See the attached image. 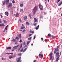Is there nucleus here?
I'll return each instance as SVG.
<instances>
[{
  "label": "nucleus",
  "instance_id": "29",
  "mask_svg": "<svg viewBox=\"0 0 62 62\" xmlns=\"http://www.w3.org/2000/svg\"><path fill=\"white\" fill-rule=\"evenodd\" d=\"M29 17H30V19H32V17H31V15L30 14H29Z\"/></svg>",
  "mask_w": 62,
  "mask_h": 62
},
{
  "label": "nucleus",
  "instance_id": "25",
  "mask_svg": "<svg viewBox=\"0 0 62 62\" xmlns=\"http://www.w3.org/2000/svg\"><path fill=\"white\" fill-rule=\"evenodd\" d=\"M26 24L28 25H29V23H28V22H26Z\"/></svg>",
  "mask_w": 62,
  "mask_h": 62
},
{
  "label": "nucleus",
  "instance_id": "33",
  "mask_svg": "<svg viewBox=\"0 0 62 62\" xmlns=\"http://www.w3.org/2000/svg\"><path fill=\"white\" fill-rule=\"evenodd\" d=\"M16 39L17 40H18V39H19V38L18 37H16Z\"/></svg>",
  "mask_w": 62,
  "mask_h": 62
},
{
  "label": "nucleus",
  "instance_id": "40",
  "mask_svg": "<svg viewBox=\"0 0 62 62\" xmlns=\"http://www.w3.org/2000/svg\"><path fill=\"white\" fill-rule=\"evenodd\" d=\"M52 38L53 39H54L55 38V36H52Z\"/></svg>",
  "mask_w": 62,
  "mask_h": 62
},
{
  "label": "nucleus",
  "instance_id": "10",
  "mask_svg": "<svg viewBox=\"0 0 62 62\" xmlns=\"http://www.w3.org/2000/svg\"><path fill=\"white\" fill-rule=\"evenodd\" d=\"M11 46L8 47L6 48V50H8V49H11Z\"/></svg>",
  "mask_w": 62,
  "mask_h": 62
},
{
  "label": "nucleus",
  "instance_id": "2",
  "mask_svg": "<svg viewBox=\"0 0 62 62\" xmlns=\"http://www.w3.org/2000/svg\"><path fill=\"white\" fill-rule=\"evenodd\" d=\"M39 8H40V10H43V6L42 5H41H41L40 4H39Z\"/></svg>",
  "mask_w": 62,
  "mask_h": 62
},
{
  "label": "nucleus",
  "instance_id": "7",
  "mask_svg": "<svg viewBox=\"0 0 62 62\" xmlns=\"http://www.w3.org/2000/svg\"><path fill=\"white\" fill-rule=\"evenodd\" d=\"M56 55H57V57H60V56L59 55V53L57 52L56 53Z\"/></svg>",
  "mask_w": 62,
  "mask_h": 62
},
{
  "label": "nucleus",
  "instance_id": "12",
  "mask_svg": "<svg viewBox=\"0 0 62 62\" xmlns=\"http://www.w3.org/2000/svg\"><path fill=\"white\" fill-rule=\"evenodd\" d=\"M29 33H32V34H33L34 33V31H33L30 30L29 31Z\"/></svg>",
  "mask_w": 62,
  "mask_h": 62
},
{
  "label": "nucleus",
  "instance_id": "27",
  "mask_svg": "<svg viewBox=\"0 0 62 62\" xmlns=\"http://www.w3.org/2000/svg\"><path fill=\"white\" fill-rule=\"evenodd\" d=\"M13 49V50H15V49H16V46H15L14 47Z\"/></svg>",
  "mask_w": 62,
  "mask_h": 62
},
{
  "label": "nucleus",
  "instance_id": "61",
  "mask_svg": "<svg viewBox=\"0 0 62 62\" xmlns=\"http://www.w3.org/2000/svg\"><path fill=\"white\" fill-rule=\"evenodd\" d=\"M54 53L55 54V53H56V51H54Z\"/></svg>",
  "mask_w": 62,
  "mask_h": 62
},
{
  "label": "nucleus",
  "instance_id": "51",
  "mask_svg": "<svg viewBox=\"0 0 62 62\" xmlns=\"http://www.w3.org/2000/svg\"><path fill=\"white\" fill-rule=\"evenodd\" d=\"M2 26H4L5 25H4L3 24H2Z\"/></svg>",
  "mask_w": 62,
  "mask_h": 62
},
{
  "label": "nucleus",
  "instance_id": "19",
  "mask_svg": "<svg viewBox=\"0 0 62 62\" xmlns=\"http://www.w3.org/2000/svg\"><path fill=\"white\" fill-rule=\"evenodd\" d=\"M16 17H19V14L18 13H17V14L16 16Z\"/></svg>",
  "mask_w": 62,
  "mask_h": 62
},
{
  "label": "nucleus",
  "instance_id": "43",
  "mask_svg": "<svg viewBox=\"0 0 62 62\" xmlns=\"http://www.w3.org/2000/svg\"><path fill=\"white\" fill-rule=\"evenodd\" d=\"M20 39V40L19 41V42H20L21 43V42H22V39H21H21Z\"/></svg>",
  "mask_w": 62,
  "mask_h": 62
},
{
  "label": "nucleus",
  "instance_id": "28",
  "mask_svg": "<svg viewBox=\"0 0 62 62\" xmlns=\"http://www.w3.org/2000/svg\"><path fill=\"white\" fill-rule=\"evenodd\" d=\"M19 46V45H17L16 46V49H17L18 47Z\"/></svg>",
  "mask_w": 62,
  "mask_h": 62
},
{
  "label": "nucleus",
  "instance_id": "42",
  "mask_svg": "<svg viewBox=\"0 0 62 62\" xmlns=\"http://www.w3.org/2000/svg\"><path fill=\"white\" fill-rule=\"evenodd\" d=\"M12 58V56H11L9 57V58L10 59H11V58Z\"/></svg>",
  "mask_w": 62,
  "mask_h": 62
},
{
  "label": "nucleus",
  "instance_id": "16",
  "mask_svg": "<svg viewBox=\"0 0 62 62\" xmlns=\"http://www.w3.org/2000/svg\"><path fill=\"white\" fill-rule=\"evenodd\" d=\"M12 41L13 42H16V39H13V40H12Z\"/></svg>",
  "mask_w": 62,
  "mask_h": 62
},
{
  "label": "nucleus",
  "instance_id": "26",
  "mask_svg": "<svg viewBox=\"0 0 62 62\" xmlns=\"http://www.w3.org/2000/svg\"><path fill=\"white\" fill-rule=\"evenodd\" d=\"M20 6L21 7H22L23 6V4H20Z\"/></svg>",
  "mask_w": 62,
  "mask_h": 62
},
{
  "label": "nucleus",
  "instance_id": "55",
  "mask_svg": "<svg viewBox=\"0 0 62 62\" xmlns=\"http://www.w3.org/2000/svg\"><path fill=\"white\" fill-rule=\"evenodd\" d=\"M0 23H2V21L1 20V19H0Z\"/></svg>",
  "mask_w": 62,
  "mask_h": 62
},
{
  "label": "nucleus",
  "instance_id": "21",
  "mask_svg": "<svg viewBox=\"0 0 62 62\" xmlns=\"http://www.w3.org/2000/svg\"><path fill=\"white\" fill-rule=\"evenodd\" d=\"M22 55V54L21 53H19L17 54L18 56H21Z\"/></svg>",
  "mask_w": 62,
  "mask_h": 62
},
{
  "label": "nucleus",
  "instance_id": "44",
  "mask_svg": "<svg viewBox=\"0 0 62 62\" xmlns=\"http://www.w3.org/2000/svg\"><path fill=\"white\" fill-rule=\"evenodd\" d=\"M25 29H24V30H23V32H25Z\"/></svg>",
  "mask_w": 62,
  "mask_h": 62
},
{
  "label": "nucleus",
  "instance_id": "45",
  "mask_svg": "<svg viewBox=\"0 0 62 62\" xmlns=\"http://www.w3.org/2000/svg\"><path fill=\"white\" fill-rule=\"evenodd\" d=\"M5 14H8V12H7H7H5Z\"/></svg>",
  "mask_w": 62,
  "mask_h": 62
},
{
  "label": "nucleus",
  "instance_id": "57",
  "mask_svg": "<svg viewBox=\"0 0 62 62\" xmlns=\"http://www.w3.org/2000/svg\"><path fill=\"white\" fill-rule=\"evenodd\" d=\"M0 26H2V24H0Z\"/></svg>",
  "mask_w": 62,
  "mask_h": 62
},
{
  "label": "nucleus",
  "instance_id": "52",
  "mask_svg": "<svg viewBox=\"0 0 62 62\" xmlns=\"http://www.w3.org/2000/svg\"><path fill=\"white\" fill-rule=\"evenodd\" d=\"M47 39H45V42H47Z\"/></svg>",
  "mask_w": 62,
  "mask_h": 62
},
{
  "label": "nucleus",
  "instance_id": "22",
  "mask_svg": "<svg viewBox=\"0 0 62 62\" xmlns=\"http://www.w3.org/2000/svg\"><path fill=\"white\" fill-rule=\"evenodd\" d=\"M32 39V37H31L28 38V40H31Z\"/></svg>",
  "mask_w": 62,
  "mask_h": 62
},
{
  "label": "nucleus",
  "instance_id": "48",
  "mask_svg": "<svg viewBox=\"0 0 62 62\" xmlns=\"http://www.w3.org/2000/svg\"><path fill=\"white\" fill-rule=\"evenodd\" d=\"M35 38H36V37H35V36H34V38H33L34 39H35Z\"/></svg>",
  "mask_w": 62,
  "mask_h": 62
},
{
  "label": "nucleus",
  "instance_id": "23",
  "mask_svg": "<svg viewBox=\"0 0 62 62\" xmlns=\"http://www.w3.org/2000/svg\"><path fill=\"white\" fill-rule=\"evenodd\" d=\"M30 41H28L27 43V45H28L30 43Z\"/></svg>",
  "mask_w": 62,
  "mask_h": 62
},
{
  "label": "nucleus",
  "instance_id": "36",
  "mask_svg": "<svg viewBox=\"0 0 62 62\" xmlns=\"http://www.w3.org/2000/svg\"><path fill=\"white\" fill-rule=\"evenodd\" d=\"M19 22H20V23H22V20H21V19H20L19 20Z\"/></svg>",
  "mask_w": 62,
  "mask_h": 62
},
{
  "label": "nucleus",
  "instance_id": "17",
  "mask_svg": "<svg viewBox=\"0 0 62 62\" xmlns=\"http://www.w3.org/2000/svg\"><path fill=\"white\" fill-rule=\"evenodd\" d=\"M19 38L20 39H21V34H19Z\"/></svg>",
  "mask_w": 62,
  "mask_h": 62
},
{
  "label": "nucleus",
  "instance_id": "64",
  "mask_svg": "<svg viewBox=\"0 0 62 62\" xmlns=\"http://www.w3.org/2000/svg\"><path fill=\"white\" fill-rule=\"evenodd\" d=\"M61 16H62V13L61 14Z\"/></svg>",
  "mask_w": 62,
  "mask_h": 62
},
{
  "label": "nucleus",
  "instance_id": "58",
  "mask_svg": "<svg viewBox=\"0 0 62 62\" xmlns=\"http://www.w3.org/2000/svg\"><path fill=\"white\" fill-rule=\"evenodd\" d=\"M36 62V60H35L34 61H33V62Z\"/></svg>",
  "mask_w": 62,
  "mask_h": 62
},
{
  "label": "nucleus",
  "instance_id": "34",
  "mask_svg": "<svg viewBox=\"0 0 62 62\" xmlns=\"http://www.w3.org/2000/svg\"><path fill=\"white\" fill-rule=\"evenodd\" d=\"M26 44V43H25V42H24L23 43V45H25Z\"/></svg>",
  "mask_w": 62,
  "mask_h": 62
},
{
  "label": "nucleus",
  "instance_id": "53",
  "mask_svg": "<svg viewBox=\"0 0 62 62\" xmlns=\"http://www.w3.org/2000/svg\"><path fill=\"white\" fill-rule=\"evenodd\" d=\"M41 18H43V16H42L41 15L40 16V17Z\"/></svg>",
  "mask_w": 62,
  "mask_h": 62
},
{
  "label": "nucleus",
  "instance_id": "50",
  "mask_svg": "<svg viewBox=\"0 0 62 62\" xmlns=\"http://www.w3.org/2000/svg\"><path fill=\"white\" fill-rule=\"evenodd\" d=\"M59 48V46H57V49H58V48Z\"/></svg>",
  "mask_w": 62,
  "mask_h": 62
},
{
  "label": "nucleus",
  "instance_id": "62",
  "mask_svg": "<svg viewBox=\"0 0 62 62\" xmlns=\"http://www.w3.org/2000/svg\"><path fill=\"white\" fill-rule=\"evenodd\" d=\"M27 45H25V47H27Z\"/></svg>",
  "mask_w": 62,
  "mask_h": 62
},
{
  "label": "nucleus",
  "instance_id": "46",
  "mask_svg": "<svg viewBox=\"0 0 62 62\" xmlns=\"http://www.w3.org/2000/svg\"><path fill=\"white\" fill-rule=\"evenodd\" d=\"M22 44H21V46H20V49H21V48H22Z\"/></svg>",
  "mask_w": 62,
  "mask_h": 62
},
{
  "label": "nucleus",
  "instance_id": "8",
  "mask_svg": "<svg viewBox=\"0 0 62 62\" xmlns=\"http://www.w3.org/2000/svg\"><path fill=\"white\" fill-rule=\"evenodd\" d=\"M23 18L24 20L25 21H26V20H27V16H25Z\"/></svg>",
  "mask_w": 62,
  "mask_h": 62
},
{
  "label": "nucleus",
  "instance_id": "15",
  "mask_svg": "<svg viewBox=\"0 0 62 62\" xmlns=\"http://www.w3.org/2000/svg\"><path fill=\"white\" fill-rule=\"evenodd\" d=\"M39 25H38L37 27H36L35 29L36 30H38V29H39Z\"/></svg>",
  "mask_w": 62,
  "mask_h": 62
},
{
  "label": "nucleus",
  "instance_id": "9",
  "mask_svg": "<svg viewBox=\"0 0 62 62\" xmlns=\"http://www.w3.org/2000/svg\"><path fill=\"white\" fill-rule=\"evenodd\" d=\"M37 22V18H34V23H36V22Z\"/></svg>",
  "mask_w": 62,
  "mask_h": 62
},
{
  "label": "nucleus",
  "instance_id": "6",
  "mask_svg": "<svg viewBox=\"0 0 62 62\" xmlns=\"http://www.w3.org/2000/svg\"><path fill=\"white\" fill-rule=\"evenodd\" d=\"M39 57H41V58L42 57H43V55L42 54H40L39 55Z\"/></svg>",
  "mask_w": 62,
  "mask_h": 62
},
{
  "label": "nucleus",
  "instance_id": "24",
  "mask_svg": "<svg viewBox=\"0 0 62 62\" xmlns=\"http://www.w3.org/2000/svg\"><path fill=\"white\" fill-rule=\"evenodd\" d=\"M62 4V1L61 2V3H60L58 5L59 6H60L61 4Z\"/></svg>",
  "mask_w": 62,
  "mask_h": 62
},
{
  "label": "nucleus",
  "instance_id": "47",
  "mask_svg": "<svg viewBox=\"0 0 62 62\" xmlns=\"http://www.w3.org/2000/svg\"><path fill=\"white\" fill-rule=\"evenodd\" d=\"M23 11V9H20V11Z\"/></svg>",
  "mask_w": 62,
  "mask_h": 62
},
{
  "label": "nucleus",
  "instance_id": "39",
  "mask_svg": "<svg viewBox=\"0 0 62 62\" xmlns=\"http://www.w3.org/2000/svg\"><path fill=\"white\" fill-rule=\"evenodd\" d=\"M37 23H35L34 24V26H36V25H37Z\"/></svg>",
  "mask_w": 62,
  "mask_h": 62
},
{
  "label": "nucleus",
  "instance_id": "32",
  "mask_svg": "<svg viewBox=\"0 0 62 62\" xmlns=\"http://www.w3.org/2000/svg\"><path fill=\"white\" fill-rule=\"evenodd\" d=\"M58 49L57 48H56L55 49V51H56V52H57L58 51Z\"/></svg>",
  "mask_w": 62,
  "mask_h": 62
},
{
  "label": "nucleus",
  "instance_id": "63",
  "mask_svg": "<svg viewBox=\"0 0 62 62\" xmlns=\"http://www.w3.org/2000/svg\"><path fill=\"white\" fill-rule=\"evenodd\" d=\"M4 58H2V60H4Z\"/></svg>",
  "mask_w": 62,
  "mask_h": 62
},
{
  "label": "nucleus",
  "instance_id": "37",
  "mask_svg": "<svg viewBox=\"0 0 62 62\" xmlns=\"http://www.w3.org/2000/svg\"><path fill=\"white\" fill-rule=\"evenodd\" d=\"M23 48H22V49L20 50L21 52H22L23 51Z\"/></svg>",
  "mask_w": 62,
  "mask_h": 62
},
{
  "label": "nucleus",
  "instance_id": "3",
  "mask_svg": "<svg viewBox=\"0 0 62 62\" xmlns=\"http://www.w3.org/2000/svg\"><path fill=\"white\" fill-rule=\"evenodd\" d=\"M18 60H17L16 61L17 62H21L22 60H21V57H20L18 58Z\"/></svg>",
  "mask_w": 62,
  "mask_h": 62
},
{
  "label": "nucleus",
  "instance_id": "56",
  "mask_svg": "<svg viewBox=\"0 0 62 62\" xmlns=\"http://www.w3.org/2000/svg\"><path fill=\"white\" fill-rule=\"evenodd\" d=\"M26 49H27V48H25L24 49V50L25 51H26Z\"/></svg>",
  "mask_w": 62,
  "mask_h": 62
},
{
  "label": "nucleus",
  "instance_id": "5",
  "mask_svg": "<svg viewBox=\"0 0 62 62\" xmlns=\"http://www.w3.org/2000/svg\"><path fill=\"white\" fill-rule=\"evenodd\" d=\"M5 1L6 2V5H8L9 3V0H6Z\"/></svg>",
  "mask_w": 62,
  "mask_h": 62
},
{
  "label": "nucleus",
  "instance_id": "59",
  "mask_svg": "<svg viewBox=\"0 0 62 62\" xmlns=\"http://www.w3.org/2000/svg\"><path fill=\"white\" fill-rule=\"evenodd\" d=\"M61 52L60 53V55H61Z\"/></svg>",
  "mask_w": 62,
  "mask_h": 62
},
{
  "label": "nucleus",
  "instance_id": "31",
  "mask_svg": "<svg viewBox=\"0 0 62 62\" xmlns=\"http://www.w3.org/2000/svg\"><path fill=\"white\" fill-rule=\"evenodd\" d=\"M48 37H51V36H52V35H51V34H48Z\"/></svg>",
  "mask_w": 62,
  "mask_h": 62
},
{
  "label": "nucleus",
  "instance_id": "20",
  "mask_svg": "<svg viewBox=\"0 0 62 62\" xmlns=\"http://www.w3.org/2000/svg\"><path fill=\"white\" fill-rule=\"evenodd\" d=\"M21 29H23L25 28V27H21Z\"/></svg>",
  "mask_w": 62,
  "mask_h": 62
},
{
  "label": "nucleus",
  "instance_id": "41",
  "mask_svg": "<svg viewBox=\"0 0 62 62\" xmlns=\"http://www.w3.org/2000/svg\"><path fill=\"white\" fill-rule=\"evenodd\" d=\"M12 3L13 4H14L15 3V1L14 0H13L12 1Z\"/></svg>",
  "mask_w": 62,
  "mask_h": 62
},
{
  "label": "nucleus",
  "instance_id": "4",
  "mask_svg": "<svg viewBox=\"0 0 62 62\" xmlns=\"http://www.w3.org/2000/svg\"><path fill=\"white\" fill-rule=\"evenodd\" d=\"M52 55H53V53L52 52H51L50 53V56H51L50 57V59L51 60V61H52V62H53V59H52V57H53V56H52Z\"/></svg>",
  "mask_w": 62,
  "mask_h": 62
},
{
  "label": "nucleus",
  "instance_id": "35",
  "mask_svg": "<svg viewBox=\"0 0 62 62\" xmlns=\"http://www.w3.org/2000/svg\"><path fill=\"white\" fill-rule=\"evenodd\" d=\"M3 21L4 23H7V21L6 20H3Z\"/></svg>",
  "mask_w": 62,
  "mask_h": 62
},
{
  "label": "nucleus",
  "instance_id": "30",
  "mask_svg": "<svg viewBox=\"0 0 62 62\" xmlns=\"http://www.w3.org/2000/svg\"><path fill=\"white\" fill-rule=\"evenodd\" d=\"M8 53H6V54H8ZM9 54H11L12 55H13V53H8Z\"/></svg>",
  "mask_w": 62,
  "mask_h": 62
},
{
  "label": "nucleus",
  "instance_id": "60",
  "mask_svg": "<svg viewBox=\"0 0 62 62\" xmlns=\"http://www.w3.org/2000/svg\"><path fill=\"white\" fill-rule=\"evenodd\" d=\"M60 1V0H58V2H59V1Z\"/></svg>",
  "mask_w": 62,
  "mask_h": 62
},
{
  "label": "nucleus",
  "instance_id": "18",
  "mask_svg": "<svg viewBox=\"0 0 62 62\" xmlns=\"http://www.w3.org/2000/svg\"><path fill=\"white\" fill-rule=\"evenodd\" d=\"M3 6H4V5H5V4H6V1H3Z\"/></svg>",
  "mask_w": 62,
  "mask_h": 62
},
{
  "label": "nucleus",
  "instance_id": "38",
  "mask_svg": "<svg viewBox=\"0 0 62 62\" xmlns=\"http://www.w3.org/2000/svg\"><path fill=\"white\" fill-rule=\"evenodd\" d=\"M41 40L42 41H43V38H41Z\"/></svg>",
  "mask_w": 62,
  "mask_h": 62
},
{
  "label": "nucleus",
  "instance_id": "1",
  "mask_svg": "<svg viewBox=\"0 0 62 62\" xmlns=\"http://www.w3.org/2000/svg\"><path fill=\"white\" fill-rule=\"evenodd\" d=\"M37 7L35 6L34 8H33V14H35L36 13V12L37 11Z\"/></svg>",
  "mask_w": 62,
  "mask_h": 62
},
{
  "label": "nucleus",
  "instance_id": "14",
  "mask_svg": "<svg viewBox=\"0 0 62 62\" xmlns=\"http://www.w3.org/2000/svg\"><path fill=\"white\" fill-rule=\"evenodd\" d=\"M8 25H7L5 27V30H7V29H8Z\"/></svg>",
  "mask_w": 62,
  "mask_h": 62
},
{
  "label": "nucleus",
  "instance_id": "49",
  "mask_svg": "<svg viewBox=\"0 0 62 62\" xmlns=\"http://www.w3.org/2000/svg\"><path fill=\"white\" fill-rule=\"evenodd\" d=\"M32 35V34H30L29 35V37H30V36H31Z\"/></svg>",
  "mask_w": 62,
  "mask_h": 62
},
{
  "label": "nucleus",
  "instance_id": "54",
  "mask_svg": "<svg viewBox=\"0 0 62 62\" xmlns=\"http://www.w3.org/2000/svg\"><path fill=\"white\" fill-rule=\"evenodd\" d=\"M0 16H1V18H2V17H3V16H2V15H1Z\"/></svg>",
  "mask_w": 62,
  "mask_h": 62
},
{
  "label": "nucleus",
  "instance_id": "13",
  "mask_svg": "<svg viewBox=\"0 0 62 62\" xmlns=\"http://www.w3.org/2000/svg\"><path fill=\"white\" fill-rule=\"evenodd\" d=\"M57 58L56 59V61H58V60H59V57H57Z\"/></svg>",
  "mask_w": 62,
  "mask_h": 62
},
{
  "label": "nucleus",
  "instance_id": "11",
  "mask_svg": "<svg viewBox=\"0 0 62 62\" xmlns=\"http://www.w3.org/2000/svg\"><path fill=\"white\" fill-rule=\"evenodd\" d=\"M12 6V3L11 2L9 4L8 6H9V7H11V6Z\"/></svg>",
  "mask_w": 62,
  "mask_h": 62
}]
</instances>
